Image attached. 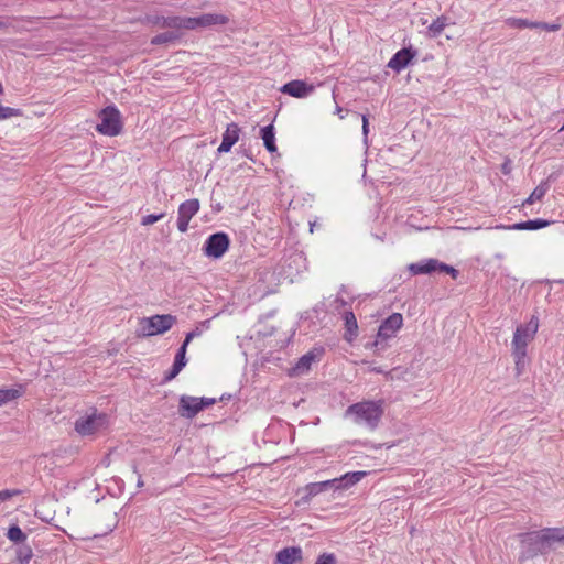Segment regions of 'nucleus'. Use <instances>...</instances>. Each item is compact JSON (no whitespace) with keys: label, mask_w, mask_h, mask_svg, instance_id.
Here are the masks:
<instances>
[{"label":"nucleus","mask_w":564,"mask_h":564,"mask_svg":"<svg viewBox=\"0 0 564 564\" xmlns=\"http://www.w3.org/2000/svg\"><path fill=\"white\" fill-rule=\"evenodd\" d=\"M539 329V319L532 316L527 324L519 325L511 340V352L514 359L516 371L522 373L525 367L528 356V346L533 341Z\"/></svg>","instance_id":"nucleus-1"},{"label":"nucleus","mask_w":564,"mask_h":564,"mask_svg":"<svg viewBox=\"0 0 564 564\" xmlns=\"http://www.w3.org/2000/svg\"><path fill=\"white\" fill-rule=\"evenodd\" d=\"M383 404L384 402L382 400L361 401L348 406L346 414L351 416L356 424L375 430L383 415Z\"/></svg>","instance_id":"nucleus-2"},{"label":"nucleus","mask_w":564,"mask_h":564,"mask_svg":"<svg viewBox=\"0 0 564 564\" xmlns=\"http://www.w3.org/2000/svg\"><path fill=\"white\" fill-rule=\"evenodd\" d=\"M520 541L529 546H534L540 552H544L554 543L564 544V528H545L540 531L524 533L520 535Z\"/></svg>","instance_id":"nucleus-3"},{"label":"nucleus","mask_w":564,"mask_h":564,"mask_svg":"<svg viewBox=\"0 0 564 564\" xmlns=\"http://www.w3.org/2000/svg\"><path fill=\"white\" fill-rule=\"evenodd\" d=\"M100 122L96 126L97 132L107 137H117L122 132L123 123L120 111L115 106H108L98 113Z\"/></svg>","instance_id":"nucleus-4"},{"label":"nucleus","mask_w":564,"mask_h":564,"mask_svg":"<svg viewBox=\"0 0 564 564\" xmlns=\"http://www.w3.org/2000/svg\"><path fill=\"white\" fill-rule=\"evenodd\" d=\"M109 426V416L106 413L93 410L91 413L80 416L75 422V431L82 436L94 435L107 430Z\"/></svg>","instance_id":"nucleus-5"},{"label":"nucleus","mask_w":564,"mask_h":564,"mask_svg":"<svg viewBox=\"0 0 564 564\" xmlns=\"http://www.w3.org/2000/svg\"><path fill=\"white\" fill-rule=\"evenodd\" d=\"M176 324V317L171 314L153 315L140 321V329L143 336L162 335Z\"/></svg>","instance_id":"nucleus-6"},{"label":"nucleus","mask_w":564,"mask_h":564,"mask_svg":"<svg viewBox=\"0 0 564 564\" xmlns=\"http://www.w3.org/2000/svg\"><path fill=\"white\" fill-rule=\"evenodd\" d=\"M402 326V315L400 313L391 314L381 323L373 346L378 347L382 344V341L393 338Z\"/></svg>","instance_id":"nucleus-7"},{"label":"nucleus","mask_w":564,"mask_h":564,"mask_svg":"<svg viewBox=\"0 0 564 564\" xmlns=\"http://www.w3.org/2000/svg\"><path fill=\"white\" fill-rule=\"evenodd\" d=\"M214 403L215 399L183 395L180 400V413L182 416L193 419L205 408Z\"/></svg>","instance_id":"nucleus-8"},{"label":"nucleus","mask_w":564,"mask_h":564,"mask_svg":"<svg viewBox=\"0 0 564 564\" xmlns=\"http://www.w3.org/2000/svg\"><path fill=\"white\" fill-rule=\"evenodd\" d=\"M229 22V18L219 13H205L197 18H186V30L205 29L214 25H223Z\"/></svg>","instance_id":"nucleus-9"},{"label":"nucleus","mask_w":564,"mask_h":564,"mask_svg":"<svg viewBox=\"0 0 564 564\" xmlns=\"http://www.w3.org/2000/svg\"><path fill=\"white\" fill-rule=\"evenodd\" d=\"M229 248V238L224 232H217L208 237L204 246V252L212 258H220Z\"/></svg>","instance_id":"nucleus-10"},{"label":"nucleus","mask_w":564,"mask_h":564,"mask_svg":"<svg viewBox=\"0 0 564 564\" xmlns=\"http://www.w3.org/2000/svg\"><path fill=\"white\" fill-rule=\"evenodd\" d=\"M199 207H200V204L197 198L187 199L180 205L178 217H177V229L181 232L187 231L189 221L198 213Z\"/></svg>","instance_id":"nucleus-11"},{"label":"nucleus","mask_w":564,"mask_h":564,"mask_svg":"<svg viewBox=\"0 0 564 564\" xmlns=\"http://www.w3.org/2000/svg\"><path fill=\"white\" fill-rule=\"evenodd\" d=\"M315 87L304 80L294 79L284 84L280 91L294 98H305L314 91Z\"/></svg>","instance_id":"nucleus-12"},{"label":"nucleus","mask_w":564,"mask_h":564,"mask_svg":"<svg viewBox=\"0 0 564 564\" xmlns=\"http://www.w3.org/2000/svg\"><path fill=\"white\" fill-rule=\"evenodd\" d=\"M303 551L300 546H288L275 554L273 564H301Z\"/></svg>","instance_id":"nucleus-13"},{"label":"nucleus","mask_w":564,"mask_h":564,"mask_svg":"<svg viewBox=\"0 0 564 564\" xmlns=\"http://www.w3.org/2000/svg\"><path fill=\"white\" fill-rule=\"evenodd\" d=\"M240 137V128L237 123H229L223 133V140L218 147V152L227 153L231 150L232 145L236 144Z\"/></svg>","instance_id":"nucleus-14"},{"label":"nucleus","mask_w":564,"mask_h":564,"mask_svg":"<svg viewBox=\"0 0 564 564\" xmlns=\"http://www.w3.org/2000/svg\"><path fill=\"white\" fill-rule=\"evenodd\" d=\"M414 56L415 53L410 48H402L390 58L388 67L399 73L410 64Z\"/></svg>","instance_id":"nucleus-15"},{"label":"nucleus","mask_w":564,"mask_h":564,"mask_svg":"<svg viewBox=\"0 0 564 564\" xmlns=\"http://www.w3.org/2000/svg\"><path fill=\"white\" fill-rule=\"evenodd\" d=\"M438 267H440V261L437 259H427L423 262L409 264L408 270L413 275L430 274L432 272L437 271Z\"/></svg>","instance_id":"nucleus-16"},{"label":"nucleus","mask_w":564,"mask_h":564,"mask_svg":"<svg viewBox=\"0 0 564 564\" xmlns=\"http://www.w3.org/2000/svg\"><path fill=\"white\" fill-rule=\"evenodd\" d=\"M151 23L159 25L161 28H170V29H185L186 30V18L181 17H155L150 20Z\"/></svg>","instance_id":"nucleus-17"},{"label":"nucleus","mask_w":564,"mask_h":564,"mask_svg":"<svg viewBox=\"0 0 564 564\" xmlns=\"http://www.w3.org/2000/svg\"><path fill=\"white\" fill-rule=\"evenodd\" d=\"M551 223L544 219H533L518 223L512 226L498 225L496 229H513V230H536L547 227Z\"/></svg>","instance_id":"nucleus-18"},{"label":"nucleus","mask_w":564,"mask_h":564,"mask_svg":"<svg viewBox=\"0 0 564 564\" xmlns=\"http://www.w3.org/2000/svg\"><path fill=\"white\" fill-rule=\"evenodd\" d=\"M344 318H345L344 338L348 343H352L358 336L357 318L352 312H346Z\"/></svg>","instance_id":"nucleus-19"},{"label":"nucleus","mask_w":564,"mask_h":564,"mask_svg":"<svg viewBox=\"0 0 564 564\" xmlns=\"http://www.w3.org/2000/svg\"><path fill=\"white\" fill-rule=\"evenodd\" d=\"M260 135L261 139L263 140L265 149L270 153L276 152L278 148L275 144V133L273 124H269L267 127L261 128Z\"/></svg>","instance_id":"nucleus-20"},{"label":"nucleus","mask_w":564,"mask_h":564,"mask_svg":"<svg viewBox=\"0 0 564 564\" xmlns=\"http://www.w3.org/2000/svg\"><path fill=\"white\" fill-rule=\"evenodd\" d=\"M23 393L24 388L21 384L10 389H0V406L19 399Z\"/></svg>","instance_id":"nucleus-21"},{"label":"nucleus","mask_w":564,"mask_h":564,"mask_svg":"<svg viewBox=\"0 0 564 564\" xmlns=\"http://www.w3.org/2000/svg\"><path fill=\"white\" fill-rule=\"evenodd\" d=\"M318 356H319V352L316 354L314 350L308 351L307 354L302 356L294 367V372H296V373L306 372L311 368L312 364L318 359Z\"/></svg>","instance_id":"nucleus-22"},{"label":"nucleus","mask_w":564,"mask_h":564,"mask_svg":"<svg viewBox=\"0 0 564 564\" xmlns=\"http://www.w3.org/2000/svg\"><path fill=\"white\" fill-rule=\"evenodd\" d=\"M549 191V184L546 182L540 183L533 192L530 194V196L522 203V206L525 205H532L535 202H540Z\"/></svg>","instance_id":"nucleus-23"},{"label":"nucleus","mask_w":564,"mask_h":564,"mask_svg":"<svg viewBox=\"0 0 564 564\" xmlns=\"http://www.w3.org/2000/svg\"><path fill=\"white\" fill-rule=\"evenodd\" d=\"M367 475H368V471H364V470L352 471V473H347L344 476H341L340 478H336V479H337V481L343 482L344 488H348V487L359 482Z\"/></svg>","instance_id":"nucleus-24"},{"label":"nucleus","mask_w":564,"mask_h":564,"mask_svg":"<svg viewBox=\"0 0 564 564\" xmlns=\"http://www.w3.org/2000/svg\"><path fill=\"white\" fill-rule=\"evenodd\" d=\"M198 334L195 333V332H191L186 335L185 337V340L183 343V345L181 346L178 352L176 354L175 356V360H174V364L181 366V367H185L186 365V358H185V355H186V349H187V346L188 344L191 343V340L197 336Z\"/></svg>","instance_id":"nucleus-25"},{"label":"nucleus","mask_w":564,"mask_h":564,"mask_svg":"<svg viewBox=\"0 0 564 564\" xmlns=\"http://www.w3.org/2000/svg\"><path fill=\"white\" fill-rule=\"evenodd\" d=\"M447 25V18L444 15L437 17L427 28L429 34L432 37L438 36Z\"/></svg>","instance_id":"nucleus-26"},{"label":"nucleus","mask_w":564,"mask_h":564,"mask_svg":"<svg viewBox=\"0 0 564 564\" xmlns=\"http://www.w3.org/2000/svg\"><path fill=\"white\" fill-rule=\"evenodd\" d=\"M32 557L33 551L32 547L29 545H22L15 550V558L18 564H30Z\"/></svg>","instance_id":"nucleus-27"},{"label":"nucleus","mask_w":564,"mask_h":564,"mask_svg":"<svg viewBox=\"0 0 564 564\" xmlns=\"http://www.w3.org/2000/svg\"><path fill=\"white\" fill-rule=\"evenodd\" d=\"M335 482H337V479L312 482L306 486L305 490L307 491L308 495L315 496L321 491L332 487Z\"/></svg>","instance_id":"nucleus-28"},{"label":"nucleus","mask_w":564,"mask_h":564,"mask_svg":"<svg viewBox=\"0 0 564 564\" xmlns=\"http://www.w3.org/2000/svg\"><path fill=\"white\" fill-rule=\"evenodd\" d=\"M507 25L514 29H535V22L529 21L522 18H508L506 20Z\"/></svg>","instance_id":"nucleus-29"},{"label":"nucleus","mask_w":564,"mask_h":564,"mask_svg":"<svg viewBox=\"0 0 564 564\" xmlns=\"http://www.w3.org/2000/svg\"><path fill=\"white\" fill-rule=\"evenodd\" d=\"M7 538L14 543H22L26 540V534L18 525H11L8 529Z\"/></svg>","instance_id":"nucleus-30"},{"label":"nucleus","mask_w":564,"mask_h":564,"mask_svg":"<svg viewBox=\"0 0 564 564\" xmlns=\"http://www.w3.org/2000/svg\"><path fill=\"white\" fill-rule=\"evenodd\" d=\"M176 35L172 32H165V33H162V34H159V35H155L152 40H151V43L153 45H160V44H165V43H170V42H173L174 40H176Z\"/></svg>","instance_id":"nucleus-31"},{"label":"nucleus","mask_w":564,"mask_h":564,"mask_svg":"<svg viewBox=\"0 0 564 564\" xmlns=\"http://www.w3.org/2000/svg\"><path fill=\"white\" fill-rule=\"evenodd\" d=\"M18 116H21V111L19 109L0 105V120Z\"/></svg>","instance_id":"nucleus-32"},{"label":"nucleus","mask_w":564,"mask_h":564,"mask_svg":"<svg viewBox=\"0 0 564 564\" xmlns=\"http://www.w3.org/2000/svg\"><path fill=\"white\" fill-rule=\"evenodd\" d=\"M315 564H337V560L333 553H323L317 557Z\"/></svg>","instance_id":"nucleus-33"},{"label":"nucleus","mask_w":564,"mask_h":564,"mask_svg":"<svg viewBox=\"0 0 564 564\" xmlns=\"http://www.w3.org/2000/svg\"><path fill=\"white\" fill-rule=\"evenodd\" d=\"M164 216H165V214H164V213H161V214H158V215H153V214H151V215H147V216H144V217L141 219V225H143V226H150V225H152V224H154V223H156V221H159V220L163 219V218H164Z\"/></svg>","instance_id":"nucleus-34"},{"label":"nucleus","mask_w":564,"mask_h":564,"mask_svg":"<svg viewBox=\"0 0 564 564\" xmlns=\"http://www.w3.org/2000/svg\"><path fill=\"white\" fill-rule=\"evenodd\" d=\"M535 29H541L547 32H555L561 29V24L558 23H545V22H535Z\"/></svg>","instance_id":"nucleus-35"},{"label":"nucleus","mask_w":564,"mask_h":564,"mask_svg":"<svg viewBox=\"0 0 564 564\" xmlns=\"http://www.w3.org/2000/svg\"><path fill=\"white\" fill-rule=\"evenodd\" d=\"M21 490L19 489H6L0 491V502H4L15 496H19Z\"/></svg>","instance_id":"nucleus-36"},{"label":"nucleus","mask_w":564,"mask_h":564,"mask_svg":"<svg viewBox=\"0 0 564 564\" xmlns=\"http://www.w3.org/2000/svg\"><path fill=\"white\" fill-rule=\"evenodd\" d=\"M437 271L445 272V273L449 274L453 279H456L458 276V271L455 268L447 265L445 263H442V262H440V267H438Z\"/></svg>","instance_id":"nucleus-37"},{"label":"nucleus","mask_w":564,"mask_h":564,"mask_svg":"<svg viewBox=\"0 0 564 564\" xmlns=\"http://www.w3.org/2000/svg\"><path fill=\"white\" fill-rule=\"evenodd\" d=\"M183 369V367L176 365V364H173L172 366V369L170 370V372L165 376V379L166 380H172L174 379L180 372L181 370Z\"/></svg>","instance_id":"nucleus-38"},{"label":"nucleus","mask_w":564,"mask_h":564,"mask_svg":"<svg viewBox=\"0 0 564 564\" xmlns=\"http://www.w3.org/2000/svg\"><path fill=\"white\" fill-rule=\"evenodd\" d=\"M361 119H362V133H364L365 137H367V134L369 132L368 117L366 115H362Z\"/></svg>","instance_id":"nucleus-39"},{"label":"nucleus","mask_w":564,"mask_h":564,"mask_svg":"<svg viewBox=\"0 0 564 564\" xmlns=\"http://www.w3.org/2000/svg\"><path fill=\"white\" fill-rule=\"evenodd\" d=\"M501 169H502V172H503L505 174H509V173H510V171H511V167H510V164H509V163H505V164H502V167H501Z\"/></svg>","instance_id":"nucleus-40"},{"label":"nucleus","mask_w":564,"mask_h":564,"mask_svg":"<svg viewBox=\"0 0 564 564\" xmlns=\"http://www.w3.org/2000/svg\"><path fill=\"white\" fill-rule=\"evenodd\" d=\"M7 23L0 21V30L7 29Z\"/></svg>","instance_id":"nucleus-41"}]
</instances>
